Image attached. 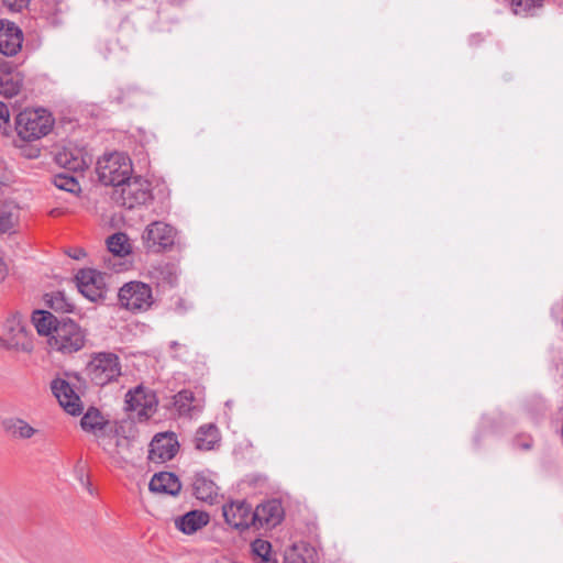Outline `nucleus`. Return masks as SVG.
Returning a JSON list of instances; mask_svg holds the SVG:
<instances>
[{
  "instance_id": "1",
  "label": "nucleus",
  "mask_w": 563,
  "mask_h": 563,
  "mask_svg": "<svg viewBox=\"0 0 563 563\" xmlns=\"http://www.w3.org/2000/svg\"><path fill=\"white\" fill-rule=\"evenodd\" d=\"M54 120L45 109H25L15 120V130L19 137L32 142L47 135L52 130Z\"/></svg>"
},
{
  "instance_id": "2",
  "label": "nucleus",
  "mask_w": 563,
  "mask_h": 563,
  "mask_svg": "<svg viewBox=\"0 0 563 563\" xmlns=\"http://www.w3.org/2000/svg\"><path fill=\"white\" fill-rule=\"evenodd\" d=\"M132 172V162L124 153L104 154L97 163L99 180L107 186H113L114 189L129 180Z\"/></svg>"
},
{
  "instance_id": "3",
  "label": "nucleus",
  "mask_w": 563,
  "mask_h": 563,
  "mask_svg": "<svg viewBox=\"0 0 563 563\" xmlns=\"http://www.w3.org/2000/svg\"><path fill=\"white\" fill-rule=\"evenodd\" d=\"M86 374L95 385L104 386L121 375L120 360L114 353H96L86 366Z\"/></svg>"
},
{
  "instance_id": "4",
  "label": "nucleus",
  "mask_w": 563,
  "mask_h": 563,
  "mask_svg": "<svg viewBox=\"0 0 563 563\" xmlns=\"http://www.w3.org/2000/svg\"><path fill=\"white\" fill-rule=\"evenodd\" d=\"M48 345L54 351L71 354L84 347L85 334L80 327L71 320L58 322L48 338Z\"/></svg>"
},
{
  "instance_id": "5",
  "label": "nucleus",
  "mask_w": 563,
  "mask_h": 563,
  "mask_svg": "<svg viewBox=\"0 0 563 563\" xmlns=\"http://www.w3.org/2000/svg\"><path fill=\"white\" fill-rule=\"evenodd\" d=\"M113 200L128 209L146 203L152 198L150 184L141 177L126 180L112 194Z\"/></svg>"
},
{
  "instance_id": "6",
  "label": "nucleus",
  "mask_w": 563,
  "mask_h": 563,
  "mask_svg": "<svg viewBox=\"0 0 563 563\" xmlns=\"http://www.w3.org/2000/svg\"><path fill=\"white\" fill-rule=\"evenodd\" d=\"M118 297L121 307L131 312L145 311L153 303L151 287L141 282H130L124 284L120 288Z\"/></svg>"
},
{
  "instance_id": "7",
  "label": "nucleus",
  "mask_w": 563,
  "mask_h": 563,
  "mask_svg": "<svg viewBox=\"0 0 563 563\" xmlns=\"http://www.w3.org/2000/svg\"><path fill=\"white\" fill-rule=\"evenodd\" d=\"M7 332V349L30 353L33 350V342L26 329V321L20 313H13L4 323Z\"/></svg>"
},
{
  "instance_id": "8",
  "label": "nucleus",
  "mask_w": 563,
  "mask_h": 563,
  "mask_svg": "<svg viewBox=\"0 0 563 563\" xmlns=\"http://www.w3.org/2000/svg\"><path fill=\"white\" fill-rule=\"evenodd\" d=\"M98 443L102 450L119 465L130 456L131 440L119 433L118 429H109L98 433Z\"/></svg>"
},
{
  "instance_id": "9",
  "label": "nucleus",
  "mask_w": 563,
  "mask_h": 563,
  "mask_svg": "<svg viewBox=\"0 0 563 563\" xmlns=\"http://www.w3.org/2000/svg\"><path fill=\"white\" fill-rule=\"evenodd\" d=\"M125 404L126 410L133 412V417L142 421L154 415L157 407V399L152 390L143 386H137L134 390H130L126 394Z\"/></svg>"
},
{
  "instance_id": "10",
  "label": "nucleus",
  "mask_w": 563,
  "mask_h": 563,
  "mask_svg": "<svg viewBox=\"0 0 563 563\" xmlns=\"http://www.w3.org/2000/svg\"><path fill=\"white\" fill-rule=\"evenodd\" d=\"M175 229L162 221L150 223L142 234L146 249L153 252L170 247L175 242Z\"/></svg>"
},
{
  "instance_id": "11",
  "label": "nucleus",
  "mask_w": 563,
  "mask_h": 563,
  "mask_svg": "<svg viewBox=\"0 0 563 563\" xmlns=\"http://www.w3.org/2000/svg\"><path fill=\"white\" fill-rule=\"evenodd\" d=\"M225 522L234 529L245 530L254 526V510L245 500H234L222 506Z\"/></svg>"
},
{
  "instance_id": "12",
  "label": "nucleus",
  "mask_w": 563,
  "mask_h": 563,
  "mask_svg": "<svg viewBox=\"0 0 563 563\" xmlns=\"http://www.w3.org/2000/svg\"><path fill=\"white\" fill-rule=\"evenodd\" d=\"M79 291L89 300L96 301L103 297L106 276L91 268L81 269L76 275Z\"/></svg>"
},
{
  "instance_id": "13",
  "label": "nucleus",
  "mask_w": 563,
  "mask_h": 563,
  "mask_svg": "<svg viewBox=\"0 0 563 563\" xmlns=\"http://www.w3.org/2000/svg\"><path fill=\"white\" fill-rule=\"evenodd\" d=\"M51 389L66 412L73 416H78L82 412V402L67 380L63 378L54 379L51 383Z\"/></svg>"
},
{
  "instance_id": "14",
  "label": "nucleus",
  "mask_w": 563,
  "mask_h": 563,
  "mask_svg": "<svg viewBox=\"0 0 563 563\" xmlns=\"http://www.w3.org/2000/svg\"><path fill=\"white\" fill-rule=\"evenodd\" d=\"M178 451V442L174 433H159L150 444L148 459L154 463L172 460Z\"/></svg>"
},
{
  "instance_id": "15",
  "label": "nucleus",
  "mask_w": 563,
  "mask_h": 563,
  "mask_svg": "<svg viewBox=\"0 0 563 563\" xmlns=\"http://www.w3.org/2000/svg\"><path fill=\"white\" fill-rule=\"evenodd\" d=\"M23 35L19 26L8 20H0V53L15 55L22 47Z\"/></svg>"
},
{
  "instance_id": "16",
  "label": "nucleus",
  "mask_w": 563,
  "mask_h": 563,
  "mask_svg": "<svg viewBox=\"0 0 563 563\" xmlns=\"http://www.w3.org/2000/svg\"><path fill=\"white\" fill-rule=\"evenodd\" d=\"M284 518L282 503L277 499L267 500L258 505L254 510L255 527H275Z\"/></svg>"
},
{
  "instance_id": "17",
  "label": "nucleus",
  "mask_w": 563,
  "mask_h": 563,
  "mask_svg": "<svg viewBox=\"0 0 563 563\" xmlns=\"http://www.w3.org/2000/svg\"><path fill=\"white\" fill-rule=\"evenodd\" d=\"M207 512L192 510L175 519V527L185 534H194L209 523Z\"/></svg>"
},
{
  "instance_id": "18",
  "label": "nucleus",
  "mask_w": 563,
  "mask_h": 563,
  "mask_svg": "<svg viewBox=\"0 0 563 563\" xmlns=\"http://www.w3.org/2000/svg\"><path fill=\"white\" fill-rule=\"evenodd\" d=\"M192 489L195 496L206 503L212 504L218 497L219 487L206 473H197L194 477Z\"/></svg>"
},
{
  "instance_id": "19",
  "label": "nucleus",
  "mask_w": 563,
  "mask_h": 563,
  "mask_svg": "<svg viewBox=\"0 0 563 563\" xmlns=\"http://www.w3.org/2000/svg\"><path fill=\"white\" fill-rule=\"evenodd\" d=\"M181 488L176 475L168 472L155 474L150 482V489L154 493L177 495Z\"/></svg>"
},
{
  "instance_id": "20",
  "label": "nucleus",
  "mask_w": 563,
  "mask_h": 563,
  "mask_svg": "<svg viewBox=\"0 0 563 563\" xmlns=\"http://www.w3.org/2000/svg\"><path fill=\"white\" fill-rule=\"evenodd\" d=\"M55 159L59 166L71 172H82L89 165V159L78 150L64 148Z\"/></svg>"
},
{
  "instance_id": "21",
  "label": "nucleus",
  "mask_w": 563,
  "mask_h": 563,
  "mask_svg": "<svg viewBox=\"0 0 563 563\" xmlns=\"http://www.w3.org/2000/svg\"><path fill=\"white\" fill-rule=\"evenodd\" d=\"M23 82V76L20 71L0 67V95L13 97L19 93Z\"/></svg>"
},
{
  "instance_id": "22",
  "label": "nucleus",
  "mask_w": 563,
  "mask_h": 563,
  "mask_svg": "<svg viewBox=\"0 0 563 563\" xmlns=\"http://www.w3.org/2000/svg\"><path fill=\"white\" fill-rule=\"evenodd\" d=\"M220 442L219 430L213 423L201 426L195 435V446L200 451H210Z\"/></svg>"
},
{
  "instance_id": "23",
  "label": "nucleus",
  "mask_w": 563,
  "mask_h": 563,
  "mask_svg": "<svg viewBox=\"0 0 563 563\" xmlns=\"http://www.w3.org/2000/svg\"><path fill=\"white\" fill-rule=\"evenodd\" d=\"M4 431L12 438L27 440L34 437L38 430L21 418H9L2 422Z\"/></svg>"
},
{
  "instance_id": "24",
  "label": "nucleus",
  "mask_w": 563,
  "mask_h": 563,
  "mask_svg": "<svg viewBox=\"0 0 563 563\" xmlns=\"http://www.w3.org/2000/svg\"><path fill=\"white\" fill-rule=\"evenodd\" d=\"M20 209L12 202H4L0 209V234L11 233L19 223Z\"/></svg>"
},
{
  "instance_id": "25",
  "label": "nucleus",
  "mask_w": 563,
  "mask_h": 563,
  "mask_svg": "<svg viewBox=\"0 0 563 563\" xmlns=\"http://www.w3.org/2000/svg\"><path fill=\"white\" fill-rule=\"evenodd\" d=\"M286 560L288 563H314L317 552L307 543L294 544L286 553Z\"/></svg>"
},
{
  "instance_id": "26",
  "label": "nucleus",
  "mask_w": 563,
  "mask_h": 563,
  "mask_svg": "<svg viewBox=\"0 0 563 563\" xmlns=\"http://www.w3.org/2000/svg\"><path fill=\"white\" fill-rule=\"evenodd\" d=\"M544 0H511L510 8L515 15L520 18H533L543 8Z\"/></svg>"
},
{
  "instance_id": "27",
  "label": "nucleus",
  "mask_w": 563,
  "mask_h": 563,
  "mask_svg": "<svg viewBox=\"0 0 563 563\" xmlns=\"http://www.w3.org/2000/svg\"><path fill=\"white\" fill-rule=\"evenodd\" d=\"M33 323L36 331L41 335H48L51 338L55 325L58 324L54 314L48 311H36L33 314Z\"/></svg>"
},
{
  "instance_id": "28",
  "label": "nucleus",
  "mask_w": 563,
  "mask_h": 563,
  "mask_svg": "<svg viewBox=\"0 0 563 563\" xmlns=\"http://www.w3.org/2000/svg\"><path fill=\"white\" fill-rule=\"evenodd\" d=\"M108 250L117 256H125L131 253V244L125 233H114L107 239Z\"/></svg>"
},
{
  "instance_id": "29",
  "label": "nucleus",
  "mask_w": 563,
  "mask_h": 563,
  "mask_svg": "<svg viewBox=\"0 0 563 563\" xmlns=\"http://www.w3.org/2000/svg\"><path fill=\"white\" fill-rule=\"evenodd\" d=\"M80 424L85 431L97 432V434L107 430L103 418L97 409H89L81 418Z\"/></svg>"
},
{
  "instance_id": "30",
  "label": "nucleus",
  "mask_w": 563,
  "mask_h": 563,
  "mask_svg": "<svg viewBox=\"0 0 563 563\" xmlns=\"http://www.w3.org/2000/svg\"><path fill=\"white\" fill-rule=\"evenodd\" d=\"M150 274L157 279L173 284L177 277V267L173 263L161 262L152 266Z\"/></svg>"
},
{
  "instance_id": "31",
  "label": "nucleus",
  "mask_w": 563,
  "mask_h": 563,
  "mask_svg": "<svg viewBox=\"0 0 563 563\" xmlns=\"http://www.w3.org/2000/svg\"><path fill=\"white\" fill-rule=\"evenodd\" d=\"M54 185L62 190L76 194L80 190L79 183L74 176L58 174L53 179Z\"/></svg>"
},
{
  "instance_id": "32",
  "label": "nucleus",
  "mask_w": 563,
  "mask_h": 563,
  "mask_svg": "<svg viewBox=\"0 0 563 563\" xmlns=\"http://www.w3.org/2000/svg\"><path fill=\"white\" fill-rule=\"evenodd\" d=\"M252 552L261 558L263 561H269V554L272 550V545L268 541L263 539H256L251 544Z\"/></svg>"
},
{
  "instance_id": "33",
  "label": "nucleus",
  "mask_w": 563,
  "mask_h": 563,
  "mask_svg": "<svg viewBox=\"0 0 563 563\" xmlns=\"http://www.w3.org/2000/svg\"><path fill=\"white\" fill-rule=\"evenodd\" d=\"M31 0H1L2 4L12 12H20L25 9Z\"/></svg>"
},
{
  "instance_id": "34",
  "label": "nucleus",
  "mask_w": 563,
  "mask_h": 563,
  "mask_svg": "<svg viewBox=\"0 0 563 563\" xmlns=\"http://www.w3.org/2000/svg\"><path fill=\"white\" fill-rule=\"evenodd\" d=\"M0 120L3 121L4 123H8L9 120H10V111H9V108L8 106L0 101Z\"/></svg>"
},
{
  "instance_id": "35",
  "label": "nucleus",
  "mask_w": 563,
  "mask_h": 563,
  "mask_svg": "<svg viewBox=\"0 0 563 563\" xmlns=\"http://www.w3.org/2000/svg\"><path fill=\"white\" fill-rule=\"evenodd\" d=\"M68 255L74 260H79L86 255L82 249H75L68 252Z\"/></svg>"
},
{
  "instance_id": "36",
  "label": "nucleus",
  "mask_w": 563,
  "mask_h": 563,
  "mask_svg": "<svg viewBox=\"0 0 563 563\" xmlns=\"http://www.w3.org/2000/svg\"><path fill=\"white\" fill-rule=\"evenodd\" d=\"M8 276V266L7 264L0 258V283H2Z\"/></svg>"
},
{
  "instance_id": "37",
  "label": "nucleus",
  "mask_w": 563,
  "mask_h": 563,
  "mask_svg": "<svg viewBox=\"0 0 563 563\" xmlns=\"http://www.w3.org/2000/svg\"><path fill=\"white\" fill-rule=\"evenodd\" d=\"M521 448L525 449V450H529L531 448V443L530 442H523L521 444Z\"/></svg>"
},
{
  "instance_id": "38",
  "label": "nucleus",
  "mask_w": 563,
  "mask_h": 563,
  "mask_svg": "<svg viewBox=\"0 0 563 563\" xmlns=\"http://www.w3.org/2000/svg\"><path fill=\"white\" fill-rule=\"evenodd\" d=\"M0 346L7 349V342L5 339L0 336Z\"/></svg>"
}]
</instances>
